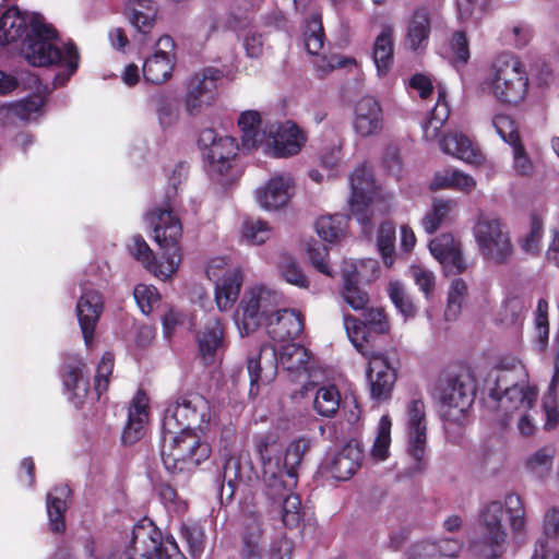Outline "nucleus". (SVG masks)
I'll list each match as a JSON object with an SVG mask.
<instances>
[{
  "label": "nucleus",
  "mask_w": 559,
  "mask_h": 559,
  "mask_svg": "<svg viewBox=\"0 0 559 559\" xmlns=\"http://www.w3.org/2000/svg\"><path fill=\"white\" fill-rule=\"evenodd\" d=\"M347 223V216L342 214L321 216L316 222V230L324 241L334 242L344 236Z\"/></svg>",
  "instance_id": "obj_44"
},
{
  "label": "nucleus",
  "mask_w": 559,
  "mask_h": 559,
  "mask_svg": "<svg viewBox=\"0 0 559 559\" xmlns=\"http://www.w3.org/2000/svg\"><path fill=\"white\" fill-rule=\"evenodd\" d=\"M262 533L261 516L257 513L248 515L245 520L243 532L247 559H262V549L259 545Z\"/></svg>",
  "instance_id": "obj_43"
},
{
  "label": "nucleus",
  "mask_w": 559,
  "mask_h": 559,
  "mask_svg": "<svg viewBox=\"0 0 559 559\" xmlns=\"http://www.w3.org/2000/svg\"><path fill=\"white\" fill-rule=\"evenodd\" d=\"M554 381L549 392L544 396L543 407L546 415L545 429L551 430L559 425V403L557 394L554 390Z\"/></svg>",
  "instance_id": "obj_64"
},
{
  "label": "nucleus",
  "mask_w": 559,
  "mask_h": 559,
  "mask_svg": "<svg viewBox=\"0 0 559 559\" xmlns=\"http://www.w3.org/2000/svg\"><path fill=\"white\" fill-rule=\"evenodd\" d=\"M527 308L525 300L521 297H509L502 304L499 311V320L504 325H513L523 319L524 310Z\"/></svg>",
  "instance_id": "obj_53"
},
{
  "label": "nucleus",
  "mask_w": 559,
  "mask_h": 559,
  "mask_svg": "<svg viewBox=\"0 0 559 559\" xmlns=\"http://www.w3.org/2000/svg\"><path fill=\"white\" fill-rule=\"evenodd\" d=\"M323 28L320 15H312L305 32V46L310 55H318L323 47Z\"/></svg>",
  "instance_id": "obj_54"
},
{
  "label": "nucleus",
  "mask_w": 559,
  "mask_h": 559,
  "mask_svg": "<svg viewBox=\"0 0 559 559\" xmlns=\"http://www.w3.org/2000/svg\"><path fill=\"white\" fill-rule=\"evenodd\" d=\"M503 509H506L509 525L514 534H522L526 530V511L519 495L508 493L503 503L500 501L489 502L479 515L480 543L484 546L479 551L486 558H498L504 550L508 534L502 523Z\"/></svg>",
  "instance_id": "obj_4"
},
{
  "label": "nucleus",
  "mask_w": 559,
  "mask_h": 559,
  "mask_svg": "<svg viewBox=\"0 0 559 559\" xmlns=\"http://www.w3.org/2000/svg\"><path fill=\"white\" fill-rule=\"evenodd\" d=\"M280 273L282 278L299 288L307 289L309 287V280L300 269V266L293 260L286 259L280 265Z\"/></svg>",
  "instance_id": "obj_57"
},
{
  "label": "nucleus",
  "mask_w": 559,
  "mask_h": 559,
  "mask_svg": "<svg viewBox=\"0 0 559 559\" xmlns=\"http://www.w3.org/2000/svg\"><path fill=\"white\" fill-rule=\"evenodd\" d=\"M272 236V227L262 219H246L242 224V238L250 245H262Z\"/></svg>",
  "instance_id": "obj_51"
},
{
  "label": "nucleus",
  "mask_w": 559,
  "mask_h": 559,
  "mask_svg": "<svg viewBox=\"0 0 559 559\" xmlns=\"http://www.w3.org/2000/svg\"><path fill=\"white\" fill-rule=\"evenodd\" d=\"M311 445L312 441L307 437L293 440L286 447L282 462L283 448L275 435L262 433L255 437L254 447L261 461L262 479L272 493L296 488L297 468Z\"/></svg>",
  "instance_id": "obj_2"
},
{
  "label": "nucleus",
  "mask_w": 559,
  "mask_h": 559,
  "mask_svg": "<svg viewBox=\"0 0 559 559\" xmlns=\"http://www.w3.org/2000/svg\"><path fill=\"white\" fill-rule=\"evenodd\" d=\"M206 276L214 283L218 309H230L239 296L243 281L240 269L229 265L224 258H214L206 266Z\"/></svg>",
  "instance_id": "obj_14"
},
{
  "label": "nucleus",
  "mask_w": 559,
  "mask_h": 559,
  "mask_svg": "<svg viewBox=\"0 0 559 559\" xmlns=\"http://www.w3.org/2000/svg\"><path fill=\"white\" fill-rule=\"evenodd\" d=\"M429 250L443 266L447 275L462 273L467 267L462 254L461 242L450 234H443L432 239L429 242Z\"/></svg>",
  "instance_id": "obj_23"
},
{
  "label": "nucleus",
  "mask_w": 559,
  "mask_h": 559,
  "mask_svg": "<svg viewBox=\"0 0 559 559\" xmlns=\"http://www.w3.org/2000/svg\"><path fill=\"white\" fill-rule=\"evenodd\" d=\"M84 362L78 358H70L62 369V382L69 399L79 406L88 392V381L83 376Z\"/></svg>",
  "instance_id": "obj_27"
},
{
  "label": "nucleus",
  "mask_w": 559,
  "mask_h": 559,
  "mask_svg": "<svg viewBox=\"0 0 559 559\" xmlns=\"http://www.w3.org/2000/svg\"><path fill=\"white\" fill-rule=\"evenodd\" d=\"M530 79L521 60L510 53L498 56L478 84L479 92L504 106L525 100Z\"/></svg>",
  "instance_id": "obj_5"
},
{
  "label": "nucleus",
  "mask_w": 559,
  "mask_h": 559,
  "mask_svg": "<svg viewBox=\"0 0 559 559\" xmlns=\"http://www.w3.org/2000/svg\"><path fill=\"white\" fill-rule=\"evenodd\" d=\"M449 114L450 110L445 102L444 92L440 91L436 106L432 108L429 119L423 126L424 136L427 140L438 138L440 129L449 118Z\"/></svg>",
  "instance_id": "obj_47"
},
{
  "label": "nucleus",
  "mask_w": 559,
  "mask_h": 559,
  "mask_svg": "<svg viewBox=\"0 0 559 559\" xmlns=\"http://www.w3.org/2000/svg\"><path fill=\"white\" fill-rule=\"evenodd\" d=\"M311 354L298 344L289 343L282 347L278 361L294 377L307 372Z\"/></svg>",
  "instance_id": "obj_38"
},
{
  "label": "nucleus",
  "mask_w": 559,
  "mask_h": 559,
  "mask_svg": "<svg viewBox=\"0 0 559 559\" xmlns=\"http://www.w3.org/2000/svg\"><path fill=\"white\" fill-rule=\"evenodd\" d=\"M341 296L343 300L355 311L366 309L370 300L369 294L359 287L357 283L343 284Z\"/></svg>",
  "instance_id": "obj_56"
},
{
  "label": "nucleus",
  "mask_w": 559,
  "mask_h": 559,
  "mask_svg": "<svg viewBox=\"0 0 559 559\" xmlns=\"http://www.w3.org/2000/svg\"><path fill=\"white\" fill-rule=\"evenodd\" d=\"M198 145L206 160L211 177L221 179L229 173L238 152V144L234 138L218 134L207 128L201 131Z\"/></svg>",
  "instance_id": "obj_12"
},
{
  "label": "nucleus",
  "mask_w": 559,
  "mask_h": 559,
  "mask_svg": "<svg viewBox=\"0 0 559 559\" xmlns=\"http://www.w3.org/2000/svg\"><path fill=\"white\" fill-rule=\"evenodd\" d=\"M174 69L173 57L164 50L155 52L143 64L144 79L153 84L164 83Z\"/></svg>",
  "instance_id": "obj_39"
},
{
  "label": "nucleus",
  "mask_w": 559,
  "mask_h": 559,
  "mask_svg": "<svg viewBox=\"0 0 559 559\" xmlns=\"http://www.w3.org/2000/svg\"><path fill=\"white\" fill-rule=\"evenodd\" d=\"M114 368V356L110 353H106L103 355L95 376V391L97 393V397L108 389L109 384V374L112 372Z\"/></svg>",
  "instance_id": "obj_63"
},
{
  "label": "nucleus",
  "mask_w": 559,
  "mask_h": 559,
  "mask_svg": "<svg viewBox=\"0 0 559 559\" xmlns=\"http://www.w3.org/2000/svg\"><path fill=\"white\" fill-rule=\"evenodd\" d=\"M128 250L132 257L140 261L150 272L154 273L155 276L166 280L170 276H164L159 273L162 269V262H165L164 254L159 262L155 261L154 253L145 239L141 235H134L128 243Z\"/></svg>",
  "instance_id": "obj_41"
},
{
  "label": "nucleus",
  "mask_w": 559,
  "mask_h": 559,
  "mask_svg": "<svg viewBox=\"0 0 559 559\" xmlns=\"http://www.w3.org/2000/svg\"><path fill=\"white\" fill-rule=\"evenodd\" d=\"M535 335L539 349H544L548 344L549 323H548V304L545 299H539L535 312Z\"/></svg>",
  "instance_id": "obj_55"
},
{
  "label": "nucleus",
  "mask_w": 559,
  "mask_h": 559,
  "mask_svg": "<svg viewBox=\"0 0 559 559\" xmlns=\"http://www.w3.org/2000/svg\"><path fill=\"white\" fill-rule=\"evenodd\" d=\"M130 544L143 559H186L174 538H164L155 524L143 519L138 522L132 532Z\"/></svg>",
  "instance_id": "obj_13"
},
{
  "label": "nucleus",
  "mask_w": 559,
  "mask_h": 559,
  "mask_svg": "<svg viewBox=\"0 0 559 559\" xmlns=\"http://www.w3.org/2000/svg\"><path fill=\"white\" fill-rule=\"evenodd\" d=\"M343 322L350 343L365 358L378 353L369 345L368 328L365 322L348 313L343 316Z\"/></svg>",
  "instance_id": "obj_40"
},
{
  "label": "nucleus",
  "mask_w": 559,
  "mask_h": 559,
  "mask_svg": "<svg viewBox=\"0 0 559 559\" xmlns=\"http://www.w3.org/2000/svg\"><path fill=\"white\" fill-rule=\"evenodd\" d=\"M492 126L497 134L510 145L519 142V133L514 121L507 115L499 114L492 118Z\"/></svg>",
  "instance_id": "obj_62"
},
{
  "label": "nucleus",
  "mask_w": 559,
  "mask_h": 559,
  "mask_svg": "<svg viewBox=\"0 0 559 559\" xmlns=\"http://www.w3.org/2000/svg\"><path fill=\"white\" fill-rule=\"evenodd\" d=\"M473 234L480 254L491 262H508L513 253V245L507 225L497 217L480 215Z\"/></svg>",
  "instance_id": "obj_11"
},
{
  "label": "nucleus",
  "mask_w": 559,
  "mask_h": 559,
  "mask_svg": "<svg viewBox=\"0 0 559 559\" xmlns=\"http://www.w3.org/2000/svg\"><path fill=\"white\" fill-rule=\"evenodd\" d=\"M243 148L251 151L261 146L267 132L261 130V115L257 110H246L238 118Z\"/></svg>",
  "instance_id": "obj_35"
},
{
  "label": "nucleus",
  "mask_w": 559,
  "mask_h": 559,
  "mask_svg": "<svg viewBox=\"0 0 559 559\" xmlns=\"http://www.w3.org/2000/svg\"><path fill=\"white\" fill-rule=\"evenodd\" d=\"M44 105V99L39 95H33L16 103L3 105L0 108V115L9 119H19L21 121L32 120Z\"/></svg>",
  "instance_id": "obj_42"
},
{
  "label": "nucleus",
  "mask_w": 559,
  "mask_h": 559,
  "mask_svg": "<svg viewBox=\"0 0 559 559\" xmlns=\"http://www.w3.org/2000/svg\"><path fill=\"white\" fill-rule=\"evenodd\" d=\"M219 78L218 70L207 68L191 79L186 97V109L189 115L197 116L214 103Z\"/></svg>",
  "instance_id": "obj_18"
},
{
  "label": "nucleus",
  "mask_w": 559,
  "mask_h": 559,
  "mask_svg": "<svg viewBox=\"0 0 559 559\" xmlns=\"http://www.w3.org/2000/svg\"><path fill=\"white\" fill-rule=\"evenodd\" d=\"M527 372L521 362L512 368L501 367L495 371L493 385L490 386L487 406L495 413V420L509 428L515 414L533 408L537 390L528 384Z\"/></svg>",
  "instance_id": "obj_3"
},
{
  "label": "nucleus",
  "mask_w": 559,
  "mask_h": 559,
  "mask_svg": "<svg viewBox=\"0 0 559 559\" xmlns=\"http://www.w3.org/2000/svg\"><path fill=\"white\" fill-rule=\"evenodd\" d=\"M377 247L386 266H392L395 258V226L391 222L381 224L378 236Z\"/></svg>",
  "instance_id": "obj_50"
},
{
  "label": "nucleus",
  "mask_w": 559,
  "mask_h": 559,
  "mask_svg": "<svg viewBox=\"0 0 559 559\" xmlns=\"http://www.w3.org/2000/svg\"><path fill=\"white\" fill-rule=\"evenodd\" d=\"M263 317L259 307V299L255 297L253 288L248 290L241 299L238 311L235 314V322L241 335H247L254 331Z\"/></svg>",
  "instance_id": "obj_32"
},
{
  "label": "nucleus",
  "mask_w": 559,
  "mask_h": 559,
  "mask_svg": "<svg viewBox=\"0 0 559 559\" xmlns=\"http://www.w3.org/2000/svg\"><path fill=\"white\" fill-rule=\"evenodd\" d=\"M367 359V379L371 397L379 402L389 400L396 381V372L389 356L379 352Z\"/></svg>",
  "instance_id": "obj_19"
},
{
  "label": "nucleus",
  "mask_w": 559,
  "mask_h": 559,
  "mask_svg": "<svg viewBox=\"0 0 559 559\" xmlns=\"http://www.w3.org/2000/svg\"><path fill=\"white\" fill-rule=\"evenodd\" d=\"M388 294L397 311L405 319L414 318L416 316L417 307L400 281H391L389 283Z\"/></svg>",
  "instance_id": "obj_49"
},
{
  "label": "nucleus",
  "mask_w": 559,
  "mask_h": 559,
  "mask_svg": "<svg viewBox=\"0 0 559 559\" xmlns=\"http://www.w3.org/2000/svg\"><path fill=\"white\" fill-rule=\"evenodd\" d=\"M441 150L457 159L468 164L479 160V155L471 140L463 133L451 132L441 141Z\"/></svg>",
  "instance_id": "obj_37"
},
{
  "label": "nucleus",
  "mask_w": 559,
  "mask_h": 559,
  "mask_svg": "<svg viewBox=\"0 0 559 559\" xmlns=\"http://www.w3.org/2000/svg\"><path fill=\"white\" fill-rule=\"evenodd\" d=\"M158 496L160 501L164 503L168 512L175 514H182L187 510V503L182 500L175 488L168 484H160L157 487Z\"/></svg>",
  "instance_id": "obj_59"
},
{
  "label": "nucleus",
  "mask_w": 559,
  "mask_h": 559,
  "mask_svg": "<svg viewBox=\"0 0 559 559\" xmlns=\"http://www.w3.org/2000/svg\"><path fill=\"white\" fill-rule=\"evenodd\" d=\"M304 330V319L299 312L289 309L276 311V318L269 323L267 333L278 342L297 337Z\"/></svg>",
  "instance_id": "obj_28"
},
{
  "label": "nucleus",
  "mask_w": 559,
  "mask_h": 559,
  "mask_svg": "<svg viewBox=\"0 0 559 559\" xmlns=\"http://www.w3.org/2000/svg\"><path fill=\"white\" fill-rule=\"evenodd\" d=\"M70 495L71 490L67 485H58L47 493L48 525L50 532L55 534H62L66 530L64 513L68 509L67 500Z\"/></svg>",
  "instance_id": "obj_26"
},
{
  "label": "nucleus",
  "mask_w": 559,
  "mask_h": 559,
  "mask_svg": "<svg viewBox=\"0 0 559 559\" xmlns=\"http://www.w3.org/2000/svg\"><path fill=\"white\" fill-rule=\"evenodd\" d=\"M467 295V285L462 278L452 281L448 293V306L445 309V318L453 320L461 311L462 305Z\"/></svg>",
  "instance_id": "obj_52"
},
{
  "label": "nucleus",
  "mask_w": 559,
  "mask_h": 559,
  "mask_svg": "<svg viewBox=\"0 0 559 559\" xmlns=\"http://www.w3.org/2000/svg\"><path fill=\"white\" fill-rule=\"evenodd\" d=\"M406 428H407V452L416 461V468H420V463L426 455V412L424 402L419 399L412 400L406 407Z\"/></svg>",
  "instance_id": "obj_20"
},
{
  "label": "nucleus",
  "mask_w": 559,
  "mask_h": 559,
  "mask_svg": "<svg viewBox=\"0 0 559 559\" xmlns=\"http://www.w3.org/2000/svg\"><path fill=\"white\" fill-rule=\"evenodd\" d=\"M200 353L206 362L213 360L215 353L223 345V326L221 321L209 318L198 335Z\"/></svg>",
  "instance_id": "obj_36"
},
{
  "label": "nucleus",
  "mask_w": 559,
  "mask_h": 559,
  "mask_svg": "<svg viewBox=\"0 0 559 559\" xmlns=\"http://www.w3.org/2000/svg\"><path fill=\"white\" fill-rule=\"evenodd\" d=\"M81 288V296L76 304V316L85 345L90 346L104 309V298L93 283L82 282Z\"/></svg>",
  "instance_id": "obj_16"
},
{
  "label": "nucleus",
  "mask_w": 559,
  "mask_h": 559,
  "mask_svg": "<svg viewBox=\"0 0 559 559\" xmlns=\"http://www.w3.org/2000/svg\"><path fill=\"white\" fill-rule=\"evenodd\" d=\"M555 457V450L544 447L532 453L525 462V468L535 478L544 479L549 475Z\"/></svg>",
  "instance_id": "obj_46"
},
{
  "label": "nucleus",
  "mask_w": 559,
  "mask_h": 559,
  "mask_svg": "<svg viewBox=\"0 0 559 559\" xmlns=\"http://www.w3.org/2000/svg\"><path fill=\"white\" fill-rule=\"evenodd\" d=\"M349 211L360 224L367 225L374 212L385 214L391 210L393 194L377 186L368 167H357L349 175Z\"/></svg>",
  "instance_id": "obj_6"
},
{
  "label": "nucleus",
  "mask_w": 559,
  "mask_h": 559,
  "mask_svg": "<svg viewBox=\"0 0 559 559\" xmlns=\"http://www.w3.org/2000/svg\"><path fill=\"white\" fill-rule=\"evenodd\" d=\"M278 358L272 345H262L258 353L249 355L247 370L250 379L249 394L257 396L262 385L274 381L277 374Z\"/></svg>",
  "instance_id": "obj_17"
},
{
  "label": "nucleus",
  "mask_w": 559,
  "mask_h": 559,
  "mask_svg": "<svg viewBox=\"0 0 559 559\" xmlns=\"http://www.w3.org/2000/svg\"><path fill=\"white\" fill-rule=\"evenodd\" d=\"M294 194V179L289 174H276L255 190L258 204L266 211L285 206Z\"/></svg>",
  "instance_id": "obj_21"
},
{
  "label": "nucleus",
  "mask_w": 559,
  "mask_h": 559,
  "mask_svg": "<svg viewBox=\"0 0 559 559\" xmlns=\"http://www.w3.org/2000/svg\"><path fill=\"white\" fill-rule=\"evenodd\" d=\"M293 490L282 489L272 495V490L265 487L266 496L281 509L283 524L289 528L296 527L302 519L300 497L294 493Z\"/></svg>",
  "instance_id": "obj_29"
},
{
  "label": "nucleus",
  "mask_w": 559,
  "mask_h": 559,
  "mask_svg": "<svg viewBox=\"0 0 559 559\" xmlns=\"http://www.w3.org/2000/svg\"><path fill=\"white\" fill-rule=\"evenodd\" d=\"M307 252L311 264L320 273L333 276V271L328 263V248L323 243L314 241L308 245Z\"/></svg>",
  "instance_id": "obj_60"
},
{
  "label": "nucleus",
  "mask_w": 559,
  "mask_h": 559,
  "mask_svg": "<svg viewBox=\"0 0 559 559\" xmlns=\"http://www.w3.org/2000/svg\"><path fill=\"white\" fill-rule=\"evenodd\" d=\"M307 140L306 132L295 122L287 120L269 128L261 147L264 154L271 157L288 158L297 155Z\"/></svg>",
  "instance_id": "obj_15"
},
{
  "label": "nucleus",
  "mask_w": 559,
  "mask_h": 559,
  "mask_svg": "<svg viewBox=\"0 0 559 559\" xmlns=\"http://www.w3.org/2000/svg\"><path fill=\"white\" fill-rule=\"evenodd\" d=\"M224 481L230 488L238 484H249L257 478V473L248 454H233L223 466Z\"/></svg>",
  "instance_id": "obj_30"
},
{
  "label": "nucleus",
  "mask_w": 559,
  "mask_h": 559,
  "mask_svg": "<svg viewBox=\"0 0 559 559\" xmlns=\"http://www.w3.org/2000/svg\"><path fill=\"white\" fill-rule=\"evenodd\" d=\"M354 131L361 138L378 135L383 129V111L372 96H364L354 108Z\"/></svg>",
  "instance_id": "obj_22"
},
{
  "label": "nucleus",
  "mask_w": 559,
  "mask_h": 559,
  "mask_svg": "<svg viewBox=\"0 0 559 559\" xmlns=\"http://www.w3.org/2000/svg\"><path fill=\"white\" fill-rule=\"evenodd\" d=\"M213 419L210 402L200 394L190 393L178 396L167 405L162 429L169 432L187 429L205 431Z\"/></svg>",
  "instance_id": "obj_9"
},
{
  "label": "nucleus",
  "mask_w": 559,
  "mask_h": 559,
  "mask_svg": "<svg viewBox=\"0 0 559 559\" xmlns=\"http://www.w3.org/2000/svg\"><path fill=\"white\" fill-rule=\"evenodd\" d=\"M394 28L384 25L373 43V62L379 75H384L393 64Z\"/></svg>",
  "instance_id": "obj_34"
},
{
  "label": "nucleus",
  "mask_w": 559,
  "mask_h": 559,
  "mask_svg": "<svg viewBox=\"0 0 559 559\" xmlns=\"http://www.w3.org/2000/svg\"><path fill=\"white\" fill-rule=\"evenodd\" d=\"M124 14L138 32L147 34L155 23L157 8L151 0H130Z\"/></svg>",
  "instance_id": "obj_33"
},
{
  "label": "nucleus",
  "mask_w": 559,
  "mask_h": 559,
  "mask_svg": "<svg viewBox=\"0 0 559 559\" xmlns=\"http://www.w3.org/2000/svg\"><path fill=\"white\" fill-rule=\"evenodd\" d=\"M181 536L187 542L190 552L195 556L203 549L204 531L197 523H185L181 525Z\"/></svg>",
  "instance_id": "obj_61"
},
{
  "label": "nucleus",
  "mask_w": 559,
  "mask_h": 559,
  "mask_svg": "<svg viewBox=\"0 0 559 559\" xmlns=\"http://www.w3.org/2000/svg\"><path fill=\"white\" fill-rule=\"evenodd\" d=\"M26 38L22 53L35 67L60 64L62 72L53 79L55 87L63 85L79 67V53L73 44L60 47L56 31L44 23L39 15L27 14L17 7H11L0 16V45L5 46Z\"/></svg>",
  "instance_id": "obj_1"
},
{
  "label": "nucleus",
  "mask_w": 559,
  "mask_h": 559,
  "mask_svg": "<svg viewBox=\"0 0 559 559\" xmlns=\"http://www.w3.org/2000/svg\"><path fill=\"white\" fill-rule=\"evenodd\" d=\"M148 419V399L144 392L139 391L132 399L129 412L128 424L124 428L122 440L124 443H134L144 433V426Z\"/></svg>",
  "instance_id": "obj_25"
},
{
  "label": "nucleus",
  "mask_w": 559,
  "mask_h": 559,
  "mask_svg": "<svg viewBox=\"0 0 559 559\" xmlns=\"http://www.w3.org/2000/svg\"><path fill=\"white\" fill-rule=\"evenodd\" d=\"M133 296L144 314H148L159 301V294L152 285L139 284L133 290Z\"/></svg>",
  "instance_id": "obj_58"
},
{
  "label": "nucleus",
  "mask_w": 559,
  "mask_h": 559,
  "mask_svg": "<svg viewBox=\"0 0 559 559\" xmlns=\"http://www.w3.org/2000/svg\"><path fill=\"white\" fill-rule=\"evenodd\" d=\"M436 395L445 421L463 425L475 396V385L467 373L448 374L440 379Z\"/></svg>",
  "instance_id": "obj_10"
},
{
  "label": "nucleus",
  "mask_w": 559,
  "mask_h": 559,
  "mask_svg": "<svg viewBox=\"0 0 559 559\" xmlns=\"http://www.w3.org/2000/svg\"><path fill=\"white\" fill-rule=\"evenodd\" d=\"M341 395L333 384L320 386L314 395L313 409L323 417H333L340 408Z\"/></svg>",
  "instance_id": "obj_45"
},
{
  "label": "nucleus",
  "mask_w": 559,
  "mask_h": 559,
  "mask_svg": "<svg viewBox=\"0 0 559 559\" xmlns=\"http://www.w3.org/2000/svg\"><path fill=\"white\" fill-rule=\"evenodd\" d=\"M391 427V418L389 415H383L379 420L377 436L370 450V456L377 462H382L389 457Z\"/></svg>",
  "instance_id": "obj_48"
},
{
  "label": "nucleus",
  "mask_w": 559,
  "mask_h": 559,
  "mask_svg": "<svg viewBox=\"0 0 559 559\" xmlns=\"http://www.w3.org/2000/svg\"><path fill=\"white\" fill-rule=\"evenodd\" d=\"M144 217L152 228L154 241L164 252L165 262H162L159 273L171 276L176 273L182 258L180 247L182 224L168 205L154 207Z\"/></svg>",
  "instance_id": "obj_8"
},
{
  "label": "nucleus",
  "mask_w": 559,
  "mask_h": 559,
  "mask_svg": "<svg viewBox=\"0 0 559 559\" xmlns=\"http://www.w3.org/2000/svg\"><path fill=\"white\" fill-rule=\"evenodd\" d=\"M364 452L357 441L347 442L326 465L328 472L337 480H347L360 467Z\"/></svg>",
  "instance_id": "obj_24"
},
{
  "label": "nucleus",
  "mask_w": 559,
  "mask_h": 559,
  "mask_svg": "<svg viewBox=\"0 0 559 559\" xmlns=\"http://www.w3.org/2000/svg\"><path fill=\"white\" fill-rule=\"evenodd\" d=\"M211 447L192 430L169 432L163 429L162 461L170 474L189 472L209 459Z\"/></svg>",
  "instance_id": "obj_7"
},
{
  "label": "nucleus",
  "mask_w": 559,
  "mask_h": 559,
  "mask_svg": "<svg viewBox=\"0 0 559 559\" xmlns=\"http://www.w3.org/2000/svg\"><path fill=\"white\" fill-rule=\"evenodd\" d=\"M430 16L427 10L414 12L407 24L405 45L413 51L425 49L430 35Z\"/></svg>",
  "instance_id": "obj_31"
}]
</instances>
